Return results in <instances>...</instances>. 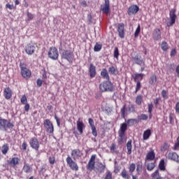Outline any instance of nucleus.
Returning a JSON list of instances; mask_svg holds the SVG:
<instances>
[{
  "instance_id": "nucleus-1",
  "label": "nucleus",
  "mask_w": 179,
  "mask_h": 179,
  "mask_svg": "<svg viewBox=\"0 0 179 179\" xmlns=\"http://www.w3.org/2000/svg\"><path fill=\"white\" fill-rule=\"evenodd\" d=\"M15 124L10 120L0 117V131L6 132L8 129H13Z\"/></svg>"
},
{
  "instance_id": "nucleus-2",
  "label": "nucleus",
  "mask_w": 179,
  "mask_h": 179,
  "mask_svg": "<svg viewBox=\"0 0 179 179\" xmlns=\"http://www.w3.org/2000/svg\"><path fill=\"white\" fill-rule=\"evenodd\" d=\"M20 68L21 71V76L24 78V79H30L31 78V71L30 69H27V64L24 62L20 63Z\"/></svg>"
},
{
  "instance_id": "nucleus-3",
  "label": "nucleus",
  "mask_w": 179,
  "mask_h": 179,
  "mask_svg": "<svg viewBox=\"0 0 179 179\" xmlns=\"http://www.w3.org/2000/svg\"><path fill=\"white\" fill-rule=\"evenodd\" d=\"M75 57V55L73 54V52L71 50H63L61 52V58L62 59H66V61H68L69 64H72L73 62V58Z\"/></svg>"
},
{
  "instance_id": "nucleus-4",
  "label": "nucleus",
  "mask_w": 179,
  "mask_h": 179,
  "mask_svg": "<svg viewBox=\"0 0 179 179\" xmlns=\"http://www.w3.org/2000/svg\"><path fill=\"white\" fill-rule=\"evenodd\" d=\"M99 89L102 92H113L114 90V85L109 80L107 81H103L102 83H101L99 85Z\"/></svg>"
},
{
  "instance_id": "nucleus-5",
  "label": "nucleus",
  "mask_w": 179,
  "mask_h": 179,
  "mask_svg": "<svg viewBox=\"0 0 179 179\" xmlns=\"http://www.w3.org/2000/svg\"><path fill=\"white\" fill-rule=\"evenodd\" d=\"M176 12H177V10L176 8H172L170 10L169 12L170 22L166 24L168 27H171V26L176 24V20L177 19V15H176Z\"/></svg>"
},
{
  "instance_id": "nucleus-6",
  "label": "nucleus",
  "mask_w": 179,
  "mask_h": 179,
  "mask_svg": "<svg viewBox=\"0 0 179 179\" xmlns=\"http://www.w3.org/2000/svg\"><path fill=\"white\" fill-rule=\"evenodd\" d=\"M48 55L50 58V59H52L53 61H57V59H58V57H59L58 49H57V48L55 47L50 48Z\"/></svg>"
},
{
  "instance_id": "nucleus-7",
  "label": "nucleus",
  "mask_w": 179,
  "mask_h": 179,
  "mask_svg": "<svg viewBox=\"0 0 179 179\" xmlns=\"http://www.w3.org/2000/svg\"><path fill=\"white\" fill-rule=\"evenodd\" d=\"M66 162L70 169L73 171H78V170H79V166H78V164L75 162V161H73V159H72L71 157H67L66 159Z\"/></svg>"
},
{
  "instance_id": "nucleus-8",
  "label": "nucleus",
  "mask_w": 179,
  "mask_h": 179,
  "mask_svg": "<svg viewBox=\"0 0 179 179\" xmlns=\"http://www.w3.org/2000/svg\"><path fill=\"white\" fill-rule=\"evenodd\" d=\"M43 125L48 134L54 133V124H52V122L49 119L44 120Z\"/></svg>"
},
{
  "instance_id": "nucleus-9",
  "label": "nucleus",
  "mask_w": 179,
  "mask_h": 179,
  "mask_svg": "<svg viewBox=\"0 0 179 179\" xmlns=\"http://www.w3.org/2000/svg\"><path fill=\"white\" fill-rule=\"evenodd\" d=\"M131 60L133 64H136V65H139V66H142V65H145V60H143V59L142 58V56L139 55L131 56Z\"/></svg>"
},
{
  "instance_id": "nucleus-10",
  "label": "nucleus",
  "mask_w": 179,
  "mask_h": 179,
  "mask_svg": "<svg viewBox=\"0 0 179 179\" xmlns=\"http://www.w3.org/2000/svg\"><path fill=\"white\" fill-rule=\"evenodd\" d=\"M29 145L32 149L38 152V150L40 149V141H38L37 138L32 137L29 141Z\"/></svg>"
},
{
  "instance_id": "nucleus-11",
  "label": "nucleus",
  "mask_w": 179,
  "mask_h": 179,
  "mask_svg": "<svg viewBox=\"0 0 179 179\" xmlns=\"http://www.w3.org/2000/svg\"><path fill=\"white\" fill-rule=\"evenodd\" d=\"M117 30L118 36L120 38H124L125 37V24L123 22L117 24Z\"/></svg>"
},
{
  "instance_id": "nucleus-12",
  "label": "nucleus",
  "mask_w": 179,
  "mask_h": 179,
  "mask_svg": "<svg viewBox=\"0 0 179 179\" xmlns=\"http://www.w3.org/2000/svg\"><path fill=\"white\" fill-rule=\"evenodd\" d=\"M94 166H96V155H92L87 164V169L88 171H93V169L95 167Z\"/></svg>"
},
{
  "instance_id": "nucleus-13",
  "label": "nucleus",
  "mask_w": 179,
  "mask_h": 179,
  "mask_svg": "<svg viewBox=\"0 0 179 179\" xmlns=\"http://www.w3.org/2000/svg\"><path fill=\"white\" fill-rule=\"evenodd\" d=\"M100 10L105 15L110 13V0H105L104 5H101Z\"/></svg>"
},
{
  "instance_id": "nucleus-14",
  "label": "nucleus",
  "mask_w": 179,
  "mask_h": 179,
  "mask_svg": "<svg viewBox=\"0 0 179 179\" xmlns=\"http://www.w3.org/2000/svg\"><path fill=\"white\" fill-rule=\"evenodd\" d=\"M152 38L154 41H159L162 38V31L159 28H155L152 31Z\"/></svg>"
},
{
  "instance_id": "nucleus-15",
  "label": "nucleus",
  "mask_w": 179,
  "mask_h": 179,
  "mask_svg": "<svg viewBox=\"0 0 179 179\" xmlns=\"http://www.w3.org/2000/svg\"><path fill=\"white\" fill-rule=\"evenodd\" d=\"M36 51V46L31 43H29L25 46V52L28 55H33Z\"/></svg>"
},
{
  "instance_id": "nucleus-16",
  "label": "nucleus",
  "mask_w": 179,
  "mask_h": 179,
  "mask_svg": "<svg viewBox=\"0 0 179 179\" xmlns=\"http://www.w3.org/2000/svg\"><path fill=\"white\" fill-rule=\"evenodd\" d=\"M138 12H139V6H138V5H132L129 6L127 10V13L129 16H131V15H136Z\"/></svg>"
},
{
  "instance_id": "nucleus-17",
  "label": "nucleus",
  "mask_w": 179,
  "mask_h": 179,
  "mask_svg": "<svg viewBox=\"0 0 179 179\" xmlns=\"http://www.w3.org/2000/svg\"><path fill=\"white\" fill-rule=\"evenodd\" d=\"M71 157L74 160H78L82 157V155L80 154V150L74 149L71 150Z\"/></svg>"
},
{
  "instance_id": "nucleus-18",
  "label": "nucleus",
  "mask_w": 179,
  "mask_h": 179,
  "mask_svg": "<svg viewBox=\"0 0 179 179\" xmlns=\"http://www.w3.org/2000/svg\"><path fill=\"white\" fill-rule=\"evenodd\" d=\"M85 128H86V126L85 125V123H83V121H80V119H78L77 121V129L80 133V135L83 134V129H85Z\"/></svg>"
},
{
  "instance_id": "nucleus-19",
  "label": "nucleus",
  "mask_w": 179,
  "mask_h": 179,
  "mask_svg": "<svg viewBox=\"0 0 179 179\" xmlns=\"http://www.w3.org/2000/svg\"><path fill=\"white\" fill-rule=\"evenodd\" d=\"M156 157V153H155V150H152L148 152L145 157V162H152L155 160Z\"/></svg>"
},
{
  "instance_id": "nucleus-20",
  "label": "nucleus",
  "mask_w": 179,
  "mask_h": 179,
  "mask_svg": "<svg viewBox=\"0 0 179 179\" xmlns=\"http://www.w3.org/2000/svg\"><path fill=\"white\" fill-rule=\"evenodd\" d=\"M168 159L169 160L176 162V163H179V156L178 154H177V152H169L168 154Z\"/></svg>"
},
{
  "instance_id": "nucleus-21",
  "label": "nucleus",
  "mask_w": 179,
  "mask_h": 179,
  "mask_svg": "<svg viewBox=\"0 0 179 179\" xmlns=\"http://www.w3.org/2000/svg\"><path fill=\"white\" fill-rule=\"evenodd\" d=\"M3 96L6 100H9L12 97V90L8 87L3 90Z\"/></svg>"
},
{
  "instance_id": "nucleus-22",
  "label": "nucleus",
  "mask_w": 179,
  "mask_h": 179,
  "mask_svg": "<svg viewBox=\"0 0 179 179\" xmlns=\"http://www.w3.org/2000/svg\"><path fill=\"white\" fill-rule=\"evenodd\" d=\"M88 71L90 73V78H91V79H93V78L96 76V66L93 64H90Z\"/></svg>"
},
{
  "instance_id": "nucleus-23",
  "label": "nucleus",
  "mask_w": 179,
  "mask_h": 179,
  "mask_svg": "<svg viewBox=\"0 0 179 179\" xmlns=\"http://www.w3.org/2000/svg\"><path fill=\"white\" fill-rule=\"evenodd\" d=\"M10 167H16L19 164V157H13L11 159L7 161Z\"/></svg>"
},
{
  "instance_id": "nucleus-24",
  "label": "nucleus",
  "mask_w": 179,
  "mask_h": 179,
  "mask_svg": "<svg viewBox=\"0 0 179 179\" xmlns=\"http://www.w3.org/2000/svg\"><path fill=\"white\" fill-rule=\"evenodd\" d=\"M22 170L24 173H26V174H29L31 173V171H33V168H31L30 164L24 162Z\"/></svg>"
},
{
  "instance_id": "nucleus-25",
  "label": "nucleus",
  "mask_w": 179,
  "mask_h": 179,
  "mask_svg": "<svg viewBox=\"0 0 179 179\" xmlns=\"http://www.w3.org/2000/svg\"><path fill=\"white\" fill-rule=\"evenodd\" d=\"M145 76V74L143 73H135L134 76H132V78L134 80V82L138 83L141 82V80H143V77Z\"/></svg>"
},
{
  "instance_id": "nucleus-26",
  "label": "nucleus",
  "mask_w": 179,
  "mask_h": 179,
  "mask_svg": "<svg viewBox=\"0 0 179 179\" xmlns=\"http://www.w3.org/2000/svg\"><path fill=\"white\" fill-rule=\"evenodd\" d=\"M150 136H152V129H148L147 130L144 131L143 134V141H148Z\"/></svg>"
},
{
  "instance_id": "nucleus-27",
  "label": "nucleus",
  "mask_w": 179,
  "mask_h": 179,
  "mask_svg": "<svg viewBox=\"0 0 179 179\" xmlns=\"http://www.w3.org/2000/svg\"><path fill=\"white\" fill-rule=\"evenodd\" d=\"M127 129H128V124L124 122L121 124L120 130L118 131V134H122L125 135V132H127Z\"/></svg>"
},
{
  "instance_id": "nucleus-28",
  "label": "nucleus",
  "mask_w": 179,
  "mask_h": 179,
  "mask_svg": "<svg viewBox=\"0 0 179 179\" xmlns=\"http://www.w3.org/2000/svg\"><path fill=\"white\" fill-rule=\"evenodd\" d=\"M101 76L107 80H110V76L108 75V71L106 69H103L101 71Z\"/></svg>"
},
{
  "instance_id": "nucleus-29",
  "label": "nucleus",
  "mask_w": 179,
  "mask_h": 179,
  "mask_svg": "<svg viewBox=\"0 0 179 179\" xmlns=\"http://www.w3.org/2000/svg\"><path fill=\"white\" fill-rule=\"evenodd\" d=\"M126 148L127 150V155H131L132 154V140H129L127 144Z\"/></svg>"
},
{
  "instance_id": "nucleus-30",
  "label": "nucleus",
  "mask_w": 179,
  "mask_h": 179,
  "mask_svg": "<svg viewBox=\"0 0 179 179\" xmlns=\"http://www.w3.org/2000/svg\"><path fill=\"white\" fill-rule=\"evenodd\" d=\"M156 82H157V77L156 75L153 74L150 77L149 83L152 86H155V85H156Z\"/></svg>"
},
{
  "instance_id": "nucleus-31",
  "label": "nucleus",
  "mask_w": 179,
  "mask_h": 179,
  "mask_svg": "<svg viewBox=\"0 0 179 179\" xmlns=\"http://www.w3.org/2000/svg\"><path fill=\"white\" fill-rule=\"evenodd\" d=\"M120 176L122 177L124 179H130L131 176H129V174L127 171V169H122Z\"/></svg>"
},
{
  "instance_id": "nucleus-32",
  "label": "nucleus",
  "mask_w": 179,
  "mask_h": 179,
  "mask_svg": "<svg viewBox=\"0 0 179 179\" xmlns=\"http://www.w3.org/2000/svg\"><path fill=\"white\" fill-rule=\"evenodd\" d=\"M9 152V144L6 143L1 147V152L3 155H6Z\"/></svg>"
},
{
  "instance_id": "nucleus-33",
  "label": "nucleus",
  "mask_w": 179,
  "mask_h": 179,
  "mask_svg": "<svg viewBox=\"0 0 179 179\" xmlns=\"http://www.w3.org/2000/svg\"><path fill=\"white\" fill-rule=\"evenodd\" d=\"M152 179H162V176L159 173V170H156L151 175Z\"/></svg>"
},
{
  "instance_id": "nucleus-34",
  "label": "nucleus",
  "mask_w": 179,
  "mask_h": 179,
  "mask_svg": "<svg viewBox=\"0 0 179 179\" xmlns=\"http://www.w3.org/2000/svg\"><path fill=\"white\" fill-rule=\"evenodd\" d=\"M136 122H138V120H136V119H129L127 120L126 124L128 127H134V125H135Z\"/></svg>"
},
{
  "instance_id": "nucleus-35",
  "label": "nucleus",
  "mask_w": 179,
  "mask_h": 179,
  "mask_svg": "<svg viewBox=\"0 0 179 179\" xmlns=\"http://www.w3.org/2000/svg\"><path fill=\"white\" fill-rule=\"evenodd\" d=\"M159 169L161 170V171H166V165L164 162V159H161L159 164Z\"/></svg>"
},
{
  "instance_id": "nucleus-36",
  "label": "nucleus",
  "mask_w": 179,
  "mask_h": 179,
  "mask_svg": "<svg viewBox=\"0 0 179 179\" xmlns=\"http://www.w3.org/2000/svg\"><path fill=\"white\" fill-rule=\"evenodd\" d=\"M101 48H103V45L96 43L94 47V52H99V51H101Z\"/></svg>"
},
{
  "instance_id": "nucleus-37",
  "label": "nucleus",
  "mask_w": 179,
  "mask_h": 179,
  "mask_svg": "<svg viewBox=\"0 0 179 179\" xmlns=\"http://www.w3.org/2000/svg\"><path fill=\"white\" fill-rule=\"evenodd\" d=\"M161 48L162 51H167L169 50V44H167V42L166 41H162L161 43Z\"/></svg>"
},
{
  "instance_id": "nucleus-38",
  "label": "nucleus",
  "mask_w": 179,
  "mask_h": 179,
  "mask_svg": "<svg viewBox=\"0 0 179 179\" xmlns=\"http://www.w3.org/2000/svg\"><path fill=\"white\" fill-rule=\"evenodd\" d=\"M118 135H119L118 143L119 145H122V143H124V139L125 138V134L118 133Z\"/></svg>"
},
{
  "instance_id": "nucleus-39",
  "label": "nucleus",
  "mask_w": 179,
  "mask_h": 179,
  "mask_svg": "<svg viewBox=\"0 0 179 179\" xmlns=\"http://www.w3.org/2000/svg\"><path fill=\"white\" fill-rule=\"evenodd\" d=\"M155 167H156V164H155V162L149 163L147 165V170L148 171H152L155 169Z\"/></svg>"
},
{
  "instance_id": "nucleus-40",
  "label": "nucleus",
  "mask_w": 179,
  "mask_h": 179,
  "mask_svg": "<svg viewBox=\"0 0 179 179\" xmlns=\"http://www.w3.org/2000/svg\"><path fill=\"white\" fill-rule=\"evenodd\" d=\"M117 71V69L114 67V66H112L108 69V72L110 73V75H116Z\"/></svg>"
},
{
  "instance_id": "nucleus-41",
  "label": "nucleus",
  "mask_w": 179,
  "mask_h": 179,
  "mask_svg": "<svg viewBox=\"0 0 179 179\" xmlns=\"http://www.w3.org/2000/svg\"><path fill=\"white\" fill-rule=\"evenodd\" d=\"M140 33H141V25L138 24L135 32H134V38H138Z\"/></svg>"
},
{
  "instance_id": "nucleus-42",
  "label": "nucleus",
  "mask_w": 179,
  "mask_h": 179,
  "mask_svg": "<svg viewBox=\"0 0 179 179\" xmlns=\"http://www.w3.org/2000/svg\"><path fill=\"white\" fill-rule=\"evenodd\" d=\"M113 57L114 58H116V59H118V57H120V50L117 47L114 49Z\"/></svg>"
},
{
  "instance_id": "nucleus-43",
  "label": "nucleus",
  "mask_w": 179,
  "mask_h": 179,
  "mask_svg": "<svg viewBox=\"0 0 179 179\" xmlns=\"http://www.w3.org/2000/svg\"><path fill=\"white\" fill-rule=\"evenodd\" d=\"M34 19V15H33L31 13L27 12V21L30 22Z\"/></svg>"
},
{
  "instance_id": "nucleus-44",
  "label": "nucleus",
  "mask_w": 179,
  "mask_h": 179,
  "mask_svg": "<svg viewBox=\"0 0 179 179\" xmlns=\"http://www.w3.org/2000/svg\"><path fill=\"white\" fill-rule=\"evenodd\" d=\"M135 169H136V166L135 165V164L132 163L129 165V170L130 174H132L134 171H135Z\"/></svg>"
},
{
  "instance_id": "nucleus-45",
  "label": "nucleus",
  "mask_w": 179,
  "mask_h": 179,
  "mask_svg": "<svg viewBox=\"0 0 179 179\" xmlns=\"http://www.w3.org/2000/svg\"><path fill=\"white\" fill-rule=\"evenodd\" d=\"M138 118L141 121H146L148 118H149V116L146 114H141L140 116H138Z\"/></svg>"
},
{
  "instance_id": "nucleus-46",
  "label": "nucleus",
  "mask_w": 179,
  "mask_h": 179,
  "mask_svg": "<svg viewBox=\"0 0 179 179\" xmlns=\"http://www.w3.org/2000/svg\"><path fill=\"white\" fill-rule=\"evenodd\" d=\"M136 103L138 104V106H141V104H142V96L138 95L136 96Z\"/></svg>"
},
{
  "instance_id": "nucleus-47",
  "label": "nucleus",
  "mask_w": 179,
  "mask_h": 179,
  "mask_svg": "<svg viewBox=\"0 0 179 179\" xmlns=\"http://www.w3.org/2000/svg\"><path fill=\"white\" fill-rule=\"evenodd\" d=\"M99 173H104V170H106V165L102 163H99Z\"/></svg>"
},
{
  "instance_id": "nucleus-48",
  "label": "nucleus",
  "mask_w": 179,
  "mask_h": 179,
  "mask_svg": "<svg viewBox=\"0 0 179 179\" xmlns=\"http://www.w3.org/2000/svg\"><path fill=\"white\" fill-rule=\"evenodd\" d=\"M142 164H137V167H136V171H137V174L141 175V173H142Z\"/></svg>"
},
{
  "instance_id": "nucleus-49",
  "label": "nucleus",
  "mask_w": 179,
  "mask_h": 179,
  "mask_svg": "<svg viewBox=\"0 0 179 179\" xmlns=\"http://www.w3.org/2000/svg\"><path fill=\"white\" fill-rule=\"evenodd\" d=\"M125 108H127V105L124 104L120 110L122 118H125Z\"/></svg>"
},
{
  "instance_id": "nucleus-50",
  "label": "nucleus",
  "mask_w": 179,
  "mask_h": 179,
  "mask_svg": "<svg viewBox=\"0 0 179 179\" xmlns=\"http://www.w3.org/2000/svg\"><path fill=\"white\" fill-rule=\"evenodd\" d=\"M21 104H27V97L25 95H23L20 99Z\"/></svg>"
},
{
  "instance_id": "nucleus-51",
  "label": "nucleus",
  "mask_w": 179,
  "mask_h": 179,
  "mask_svg": "<svg viewBox=\"0 0 179 179\" xmlns=\"http://www.w3.org/2000/svg\"><path fill=\"white\" fill-rule=\"evenodd\" d=\"M91 129L93 136L96 138V136H97V129H96V126H94V127H91Z\"/></svg>"
},
{
  "instance_id": "nucleus-52",
  "label": "nucleus",
  "mask_w": 179,
  "mask_h": 179,
  "mask_svg": "<svg viewBox=\"0 0 179 179\" xmlns=\"http://www.w3.org/2000/svg\"><path fill=\"white\" fill-rule=\"evenodd\" d=\"M136 90H135V93H138V92H139V90H141V82H137L136 83Z\"/></svg>"
},
{
  "instance_id": "nucleus-53",
  "label": "nucleus",
  "mask_w": 179,
  "mask_h": 179,
  "mask_svg": "<svg viewBox=\"0 0 179 179\" xmlns=\"http://www.w3.org/2000/svg\"><path fill=\"white\" fill-rule=\"evenodd\" d=\"M148 114H151L152 111L153 110V103H148Z\"/></svg>"
},
{
  "instance_id": "nucleus-54",
  "label": "nucleus",
  "mask_w": 179,
  "mask_h": 179,
  "mask_svg": "<svg viewBox=\"0 0 179 179\" xmlns=\"http://www.w3.org/2000/svg\"><path fill=\"white\" fill-rule=\"evenodd\" d=\"M167 149H169V143L165 142L162 147V150L164 152H166V150H167Z\"/></svg>"
},
{
  "instance_id": "nucleus-55",
  "label": "nucleus",
  "mask_w": 179,
  "mask_h": 179,
  "mask_svg": "<svg viewBox=\"0 0 179 179\" xmlns=\"http://www.w3.org/2000/svg\"><path fill=\"white\" fill-rule=\"evenodd\" d=\"M128 109L130 113H135V106L134 105H129Z\"/></svg>"
},
{
  "instance_id": "nucleus-56",
  "label": "nucleus",
  "mask_w": 179,
  "mask_h": 179,
  "mask_svg": "<svg viewBox=\"0 0 179 179\" xmlns=\"http://www.w3.org/2000/svg\"><path fill=\"white\" fill-rule=\"evenodd\" d=\"M55 120H56L57 127H61V120H59V117L57 116V115H55Z\"/></svg>"
},
{
  "instance_id": "nucleus-57",
  "label": "nucleus",
  "mask_w": 179,
  "mask_h": 179,
  "mask_svg": "<svg viewBox=\"0 0 179 179\" xmlns=\"http://www.w3.org/2000/svg\"><path fill=\"white\" fill-rule=\"evenodd\" d=\"M93 17H92V14L89 13L87 15V20H88V24H92L93 23V21H92Z\"/></svg>"
},
{
  "instance_id": "nucleus-58",
  "label": "nucleus",
  "mask_w": 179,
  "mask_h": 179,
  "mask_svg": "<svg viewBox=\"0 0 179 179\" xmlns=\"http://www.w3.org/2000/svg\"><path fill=\"white\" fill-rule=\"evenodd\" d=\"M88 122H89V124L90 125L91 128L95 127L94 126V120H93V119L89 118Z\"/></svg>"
},
{
  "instance_id": "nucleus-59",
  "label": "nucleus",
  "mask_w": 179,
  "mask_h": 179,
  "mask_svg": "<svg viewBox=\"0 0 179 179\" xmlns=\"http://www.w3.org/2000/svg\"><path fill=\"white\" fill-rule=\"evenodd\" d=\"M36 85L38 86V87H41L42 85H43V80L38 78L36 80Z\"/></svg>"
},
{
  "instance_id": "nucleus-60",
  "label": "nucleus",
  "mask_w": 179,
  "mask_h": 179,
  "mask_svg": "<svg viewBox=\"0 0 179 179\" xmlns=\"http://www.w3.org/2000/svg\"><path fill=\"white\" fill-rule=\"evenodd\" d=\"M105 179H113V173L108 171L105 177Z\"/></svg>"
},
{
  "instance_id": "nucleus-61",
  "label": "nucleus",
  "mask_w": 179,
  "mask_h": 179,
  "mask_svg": "<svg viewBox=\"0 0 179 179\" xmlns=\"http://www.w3.org/2000/svg\"><path fill=\"white\" fill-rule=\"evenodd\" d=\"M49 163H50V164H54L55 163V157H49Z\"/></svg>"
},
{
  "instance_id": "nucleus-62",
  "label": "nucleus",
  "mask_w": 179,
  "mask_h": 179,
  "mask_svg": "<svg viewBox=\"0 0 179 179\" xmlns=\"http://www.w3.org/2000/svg\"><path fill=\"white\" fill-rule=\"evenodd\" d=\"M24 110L28 113V111L30 110V104H29V103H24Z\"/></svg>"
},
{
  "instance_id": "nucleus-63",
  "label": "nucleus",
  "mask_w": 179,
  "mask_h": 179,
  "mask_svg": "<svg viewBox=\"0 0 179 179\" xmlns=\"http://www.w3.org/2000/svg\"><path fill=\"white\" fill-rule=\"evenodd\" d=\"M42 79L43 80H47V73L45 72V70H43V73H42Z\"/></svg>"
},
{
  "instance_id": "nucleus-64",
  "label": "nucleus",
  "mask_w": 179,
  "mask_h": 179,
  "mask_svg": "<svg viewBox=\"0 0 179 179\" xmlns=\"http://www.w3.org/2000/svg\"><path fill=\"white\" fill-rule=\"evenodd\" d=\"M176 113L179 114V102H177L175 106Z\"/></svg>"
}]
</instances>
